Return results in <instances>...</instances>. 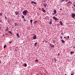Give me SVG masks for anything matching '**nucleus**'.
<instances>
[{
	"label": "nucleus",
	"instance_id": "nucleus-35",
	"mask_svg": "<svg viewBox=\"0 0 75 75\" xmlns=\"http://www.w3.org/2000/svg\"><path fill=\"white\" fill-rule=\"evenodd\" d=\"M61 38H62V36H61L60 37Z\"/></svg>",
	"mask_w": 75,
	"mask_h": 75
},
{
	"label": "nucleus",
	"instance_id": "nucleus-3",
	"mask_svg": "<svg viewBox=\"0 0 75 75\" xmlns=\"http://www.w3.org/2000/svg\"><path fill=\"white\" fill-rule=\"evenodd\" d=\"M53 18L54 20H55L56 21H57V20H58V19H57V18L56 17H55V16L53 17Z\"/></svg>",
	"mask_w": 75,
	"mask_h": 75
},
{
	"label": "nucleus",
	"instance_id": "nucleus-34",
	"mask_svg": "<svg viewBox=\"0 0 75 75\" xmlns=\"http://www.w3.org/2000/svg\"><path fill=\"white\" fill-rule=\"evenodd\" d=\"M50 21H52V19L50 20Z\"/></svg>",
	"mask_w": 75,
	"mask_h": 75
},
{
	"label": "nucleus",
	"instance_id": "nucleus-22",
	"mask_svg": "<svg viewBox=\"0 0 75 75\" xmlns=\"http://www.w3.org/2000/svg\"><path fill=\"white\" fill-rule=\"evenodd\" d=\"M6 45H4V48H6Z\"/></svg>",
	"mask_w": 75,
	"mask_h": 75
},
{
	"label": "nucleus",
	"instance_id": "nucleus-19",
	"mask_svg": "<svg viewBox=\"0 0 75 75\" xmlns=\"http://www.w3.org/2000/svg\"><path fill=\"white\" fill-rule=\"evenodd\" d=\"M37 43L36 42L35 43L34 45L35 46H36V45H37Z\"/></svg>",
	"mask_w": 75,
	"mask_h": 75
},
{
	"label": "nucleus",
	"instance_id": "nucleus-41",
	"mask_svg": "<svg viewBox=\"0 0 75 75\" xmlns=\"http://www.w3.org/2000/svg\"><path fill=\"white\" fill-rule=\"evenodd\" d=\"M1 61H0V64H1Z\"/></svg>",
	"mask_w": 75,
	"mask_h": 75
},
{
	"label": "nucleus",
	"instance_id": "nucleus-44",
	"mask_svg": "<svg viewBox=\"0 0 75 75\" xmlns=\"http://www.w3.org/2000/svg\"><path fill=\"white\" fill-rule=\"evenodd\" d=\"M72 8H74V6H72Z\"/></svg>",
	"mask_w": 75,
	"mask_h": 75
},
{
	"label": "nucleus",
	"instance_id": "nucleus-27",
	"mask_svg": "<svg viewBox=\"0 0 75 75\" xmlns=\"http://www.w3.org/2000/svg\"><path fill=\"white\" fill-rule=\"evenodd\" d=\"M55 14H56L55 13H52V15H55Z\"/></svg>",
	"mask_w": 75,
	"mask_h": 75
},
{
	"label": "nucleus",
	"instance_id": "nucleus-11",
	"mask_svg": "<svg viewBox=\"0 0 75 75\" xmlns=\"http://www.w3.org/2000/svg\"><path fill=\"white\" fill-rule=\"evenodd\" d=\"M50 46L51 47H52V48H53L54 47V46L53 45H52V44H50Z\"/></svg>",
	"mask_w": 75,
	"mask_h": 75
},
{
	"label": "nucleus",
	"instance_id": "nucleus-7",
	"mask_svg": "<svg viewBox=\"0 0 75 75\" xmlns=\"http://www.w3.org/2000/svg\"><path fill=\"white\" fill-rule=\"evenodd\" d=\"M9 30V29H8V27H7L6 28V29H5V31H8V30Z\"/></svg>",
	"mask_w": 75,
	"mask_h": 75
},
{
	"label": "nucleus",
	"instance_id": "nucleus-46",
	"mask_svg": "<svg viewBox=\"0 0 75 75\" xmlns=\"http://www.w3.org/2000/svg\"><path fill=\"white\" fill-rule=\"evenodd\" d=\"M65 75H67V74H65Z\"/></svg>",
	"mask_w": 75,
	"mask_h": 75
},
{
	"label": "nucleus",
	"instance_id": "nucleus-29",
	"mask_svg": "<svg viewBox=\"0 0 75 75\" xmlns=\"http://www.w3.org/2000/svg\"><path fill=\"white\" fill-rule=\"evenodd\" d=\"M24 21H26V20H25V19H24Z\"/></svg>",
	"mask_w": 75,
	"mask_h": 75
},
{
	"label": "nucleus",
	"instance_id": "nucleus-36",
	"mask_svg": "<svg viewBox=\"0 0 75 75\" xmlns=\"http://www.w3.org/2000/svg\"><path fill=\"white\" fill-rule=\"evenodd\" d=\"M71 75H74V74H71Z\"/></svg>",
	"mask_w": 75,
	"mask_h": 75
},
{
	"label": "nucleus",
	"instance_id": "nucleus-28",
	"mask_svg": "<svg viewBox=\"0 0 75 75\" xmlns=\"http://www.w3.org/2000/svg\"><path fill=\"white\" fill-rule=\"evenodd\" d=\"M67 38H69V36H67Z\"/></svg>",
	"mask_w": 75,
	"mask_h": 75
},
{
	"label": "nucleus",
	"instance_id": "nucleus-16",
	"mask_svg": "<svg viewBox=\"0 0 75 75\" xmlns=\"http://www.w3.org/2000/svg\"><path fill=\"white\" fill-rule=\"evenodd\" d=\"M73 53H74V52H73V51L71 52H70V54H72Z\"/></svg>",
	"mask_w": 75,
	"mask_h": 75
},
{
	"label": "nucleus",
	"instance_id": "nucleus-43",
	"mask_svg": "<svg viewBox=\"0 0 75 75\" xmlns=\"http://www.w3.org/2000/svg\"><path fill=\"white\" fill-rule=\"evenodd\" d=\"M70 3H71V4H72V2H71Z\"/></svg>",
	"mask_w": 75,
	"mask_h": 75
},
{
	"label": "nucleus",
	"instance_id": "nucleus-8",
	"mask_svg": "<svg viewBox=\"0 0 75 75\" xmlns=\"http://www.w3.org/2000/svg\"><path fill=\"white\" fill-rule=\"evenodd\" d=\"M33 39L35 40L37 39V37H36V36L35 35L33 36Z\"/></svg>",
	"mask_w": 75,
	"mask_h": 75
},
{
	"label": "nucleus",
	"instance_id": "nucleus-30",
	"mask_svg": "<svg viewBox=\"0 0 75 75\" xmlns=\"http://www.w3.org/2000/svg\"><path fill=\"white\" fill-rule=\"evenodd\" d=\"M53 42L54 43V42H55V41L54 40L53 41Z\"/></svg>",
	"mask_w": 75,
	"mask_h": 75
},
{
	"label": "nucleus",
	"instance_id": "nucleus-23",
	"mask_svg": "<svg viewBox=\"0 0 75 75\" xmlns=\"http://www.w3.org/2000/svg\"><path fill=\"white\" fill-rule=\"evenodd\" d=\"M65 1V0H61V2H63V1Z\"/></svg>",
	"mask_w": 75,
	"mask_h": 75
},
{
	"label": "nucleus",
	"instance_id": "nucleus-39",
	"mask_svg": "<svg viewBox=\"0 0 75 75\" xmlns=\"http://www.w3.org/2000/svg\"><path fill=\"white\" fill-rule=\"evenodd\" d=\"M61 34H62V35L63 34V33H61Z\"/></svg>",
	"mask_w": 75,
	"mask_h": 75
},
{
	"label": "nucleus",
	"instance_id": "nucleus-20",
	"mask_svg": "<svg viewBox=\"0 0 75 75\" xmlns=\"http://www.w3.org/2000/svg\"><path fill=\"white\" fill-rule=\"evenodd\" d=\"M8 33H11V34H12V33H11V31H8Z\"/></svg>",
	"mask_w": 75,
	"mask_h": 75
},
{
	"label": "nucleus",
	"instance_id": "nucleus-2",
	"mask_svg": "<svg viewBox=\"0 0 75 75\" xmlns=\"http://www.w3.org/2000/svg\"><path fill=\"white\" fill-rule=\"evenodd\" d=\"M71 16L73 18H74L75 17V14L74 13H72V14H71Z\"/></svg>",
	"mask_w": 75,
	"mask_h": 75
},
{
	"label": "nucleus",
	"instance_id": "nucleus-38",
	"mask_svg": "<svg viewBox=\"0 0 75 75\" xmlns=\"http://www.w3.org/2000/svg\"><path fill=\"white\" fill-rule=\"evenodd\" d=\"M58 55H59V54L58 53Z\"/></svg>",
	"mask_w": 75,
	"mask_h": 75
},
{
	"label": "nucleus",
	"instance_id": "nucleus-13",
	"mask_svg": "<svg viewBox=\"0 0 75 75\" xmlns=\"http://www.w3.org/2000/svg\"><path fill=\"white\" fill-rule=\"evenodd\" d=\"M62 43H63V44H64V43H65V41H64V40H62Z\"/></svg>",
	"mask_w": 75,
	"mask_h": 75
},
{
	"label": "nucleus",
	"instance_id": "nucleus-4",
	"mask_svg": "<svg viewBox=\"0 0 75 75\" xmlns=\"http://www.w3.org/2000/svg\"><path fill=\"white\" fill-rule=\"evenodd\" d=\"M15 13L16 14V15H18L19 14V12L18 11H16L15 12Z\"/></svg>",
	"mask_w": 75,
	"mask_h": 75
},
{
	"label": "nucleus",
	"instance_id": "nucleus-9",
	"mask_svg": "<svg viewBox=\"0 0 75 75\" xmlns=\"http://www.w3.org/2000/svg\"><path fill=\"white\" fill-rule=\"evenodd\" d=\"M53 12L55 14H57V11H56L54 9V10Z\"/></svg>",
	"mask_w": 75,
	"mask_h": 75
},
{
	"label": "nucleus",
	"instance_id": "nucleus-26",
	"mask_svg": "<svg viewBox=\"0 0 75 75\" xmlns=\"http://www.w3.org/2000/svg\"><path fill=\"white\" fill-rule=\"evenodd\" d=\"M2 15H3V14L1 13L0 14V16H2Z\"/></svg>",
	"mask_w": 75,
	"mask_h": 75
},
{
	"label": "nucleus",
	"instance_id": "nucleus-24",
	"mask_svg": "<svg viewBox=\"0 0 75 75\" xmlns=\"http://www.w3.org/2000/svg\"><path fill=\"white\" fill-rule=\"evenodd\" d=\"M65 1H66V2H68V1H69V0H65Z\"/></svg>",
	"mask_w": 75,
	"mask_h": 75
},
{
	"label": "nucleus",
	"instance_id": "nucleus-18",
	"mask_svg": "<svg viewBox=\"0 0 75 75\" xmlns=\"http://www.w3.org/2000/svg\"><path fill=\"white\" fill-rule=\"evenodd\" d=\"M37 21H35L34 22V24H35V23H37Z\"/></svg>",
	"mask_w": 75,
	"mask_h": 75
},
{
	"label": "nucleus",
	"instance_id": "nucleus-14",
	"mask_svg": "<svg viewBox=\"0 0 75 75\" xmlns=\"http://www.w3.org/2000/svg\"><path fill=\"white\" fill-rule=\"evenodd\" d=\"M16 35L17 36V37H18V38H19L20 37V36H19V34L18 33L16 34Z\"/></svg>",
	"mask_w": 75,
	"mask_h": 75
},
{
	"label": "nucleus",
	"instance_id": "nucleus-47",
	"mask_svg": "<svg viewBox=\"0 0 75 75\" xmlns=\"http://www.w3.org/2000/svg\"><path fill=\"white\" fill-rule=\"evenodd\" d=\"M6 17L5 16V18H6Z\"/></svg>",
	"mask_w": 75,
	"mask_h": 75
},
{
	"label": "nucleus",
	"instance_id": "nucleus-45",
	"mask_svg": "<svg viewBox=\"0 0 75 75\" xmlns=\"http://www.w3.org/2000/svg\"><path fill=\"white\" fill-rule=\"evenodd\" d=\"M9 3H10V4H11V3L10 2Z\"/></svg>",
	"mask_w": 75,
	"mask_h": 75
},
{
	"label": "nucleus",
	"instance_id": "nucleus-25",
	"mask_svg": "<svg viewBox=\"0 0 75 75\" xmlns=\"http://www.w3.org/2000/svg\"><path fill=\"white\" fill-rule=\"evenodd\" d=\"M35 61L36 62H38V59H36L35 60Z\"/></svg>",
	"mask_w": 75,
	"mask_h": 75
},
{
	"label": "nucleus",
	"instance_id": "nucleus-31",
	"mask_svg": "<svg viewBox=\"0 0 75 75\" xmlns=\"http://www.w3.org/2000/svg\"><path fill=\"white\" fill-rule=\"evenodd\" d=\"M22 18H24V16H23L22 17Z\"/></svg>",
	"mask_w": 75,
	"mask_h": 75
},
{
	"label": "nucleus",
	"instance_id": "nucleus-17",
	"mask_svg": "<svg viewBox=\"0 0 75 75\" xmlns=\"http://www.w3.org/2000/svg\"><path fill=\"white\" fill-rule=\"evenodd\" d=\"M49 24H50V25H51L52 24V21H50V22Z\"/></svg>",
	"mask_w": 75,
	"mask_h": 75
},
{
	"label": "nucleus",
	"instance_id": "nucleus-10",
	"mask_svg": "<svg viewBox=\"0 0 75 75\" xmlns=\"http://www.w3.org/2000/svg\"><path fill=\"white\" fill-rule=\"evenodd\" d=\"M47 4H46V3H45L44 4V6L45 8V7H47Z\"/></svg>",
	"mask_w": 75,
	"mask_h": 75
},
{
	"label": "nucleus",
	"instance_id": "nucleus-12",
	"mask_svg": "<svg viewBox=\"0 0 75 75\" xmlns=\"http://www.w3.org/2000/svg\"><path fill=\"white\" fill-rule=\"evenodd\" d=\"M59 23H60L61 25H62V21H60L59 22Z\"/></svg>",
	"mask_w": 75,
	"mask_h": 75
},
{
	"label": "nucleus",
	"instance_id": "nucleus-37",
	"mask_svg": "<svg viewBox=\"0 0 75 75\" xmlns=\"http://www.w3.org/2000/svg\"><path fill=\"white\" fill-rule=\"evenodd\" d=\"M64 38H66V37H65V36H64Z\"/></svg>",
	"mask_w": 75,
	"mask_h": 75
},
{
	"label": "nucleus",
	"instance_id": "nucleus-1",
	"mask_svg": "<svg viewBox=\"0 0 75 75\" xmlns=\"http://www.w3.org/2000/svg\"><path fill=\"white\" fill-rule=\"evenodd\" d=\"M28 12V11L25 10L23 12V15H24V16H26L27 15V13Z\"/></svg>",
	"mask_w": 75,
	"mask_h": 75
},
{
	"label": "nucleus",
	"instance_id": "nucleus-42",
	"mask_svg": "<svg viewBox=\"0 0 75 75\" xmlns=\"http://www.w3.org/2000/svg\"><path fill=\"white\" fill-rule=\"evenodd\" d=\"M55 61L56 62V61H57V60L55 59Z\"/></svg>",
	"mask_w": 75,
	"mask_h": 75
},
{
	"label": "nucleus",
	"instance_id": "nucleus-21",
	"mask_svg": "<svg viewBox=\"0 0 75 75\" xmlns=\"http://www.w3.org/2000/svg\"><path fill=\"white\" fill-rule=\"evenodd\" d=\"M25 67H27V64L26 63H25Z\"/></svg>",
	"mask_w": 75,
	"mask_h": 75
},
{
	"label": "nucleus",
	"instance_id": "nucleus-40",
	"mask_svg": "<svg viewBox=\"0 0 75 75\" xmlns=\"http://www.w3.org/2000/svg\"><path fill=\"white\" fill-rule=\"evenodd\" d=\"M73 48H75V47H73Z\"/></svg>",
	"mask_w": 75,
	"mask_h": 75
},
{
	"label": "nucleus",
	"instance_id": "nucleus-33",
	"mask_svg": "<svg viewBox=\"0 0 75 75\" xmlns=\"http://www.w3.org/2000/svg\"><path fill=\"white\" fill-rule=\"evenodd\" d=\"M60 10H62V8H60Z\"/></svg>",
	"mask_w": 75,
	"mask_h": 75
},
{
	"label": "nucleus",
	"instance_id": "nucleus-5",
	"mask_svg": "<svg viewBox=\"0 0 75 75\" xmlns=\"http://www.w3.org/2000/svg\"><path fill=\"white\" fill-rule=\"evenodd\" d=\"M42 11H43V12L44 13L46 12V11H45V10H44V8H42Z\"/></svg>",
	"mask_w": 75,
	"mask_h": 75
},
{
	"label": "nucleus",
	"instance_id": "nucleus-15",
	"mask_svg": "<svg viewBox=\"0 0 75 75\" xmlns=\"http://www.w3.org/2000/svg\"><path fill=\"white\" fill-rule=\"evenodd\" d=\"M30 23L31 24H32V22H33V20L31 19L30 20Z\"/></svg>",
	"mask_w": 75,
	"mask_h": 75
},
{
	"label": "nucleus",
	"instance_id": "nucleus-6",
	"mask_svg": "<svg viewBox=\"0 0 75 75\" xmlns=\"http://www.w3.org/2000/svg\"><path fill=\"white\" fill-rule=\"evenodd\" d=\"M31 3H33L34 4H37V3L35 2L34 1H32L31 2Z\"/></svg>",
	"mask_w": 75,
	"mask_h": 75
},
{
	"label": "nucleus",
	"instance_id": "nucleus-32",
	"mask_svg": "<svg viewBox=\"0 0 75 75\" xmlns=\"http://www.w3.org/2000/svg\"><path fill=\"white\" fill-rule=\"evenodd\" d=\"M11 42H12V41H11L10 42H9V43L10 44V43H11Z\"/></svg>",
	"mask_w": 75,
	"mask_h": 75
}]
</instances>
